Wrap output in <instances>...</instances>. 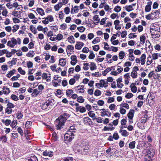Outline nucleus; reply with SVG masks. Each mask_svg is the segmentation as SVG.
Returning <instances> with one entry per match:
<instances>
[{
  "label": "nucleus",
  "instance_id": "864d4df0",
  "mask_svg": "<svg viewBox=\"0 0 161 161\" xmlns=\"http://www.w3.org/2000/svg\"><path fill=\"white\" fill-rule=\"evenodd\" d=\"M100 41V39L98 37H97L94 39L92 41V43L93 44H95L99 42Z\"/></svg>",
  "mask_w": 161,
  "mask_h": 161
},
{
  "label": "nucleus",
  "instance_id": "aec40b11",
  "mask_svg": "<svg viewBox=\"0 0 161 161\" xmlns=\"http://www.w3.org/2000/svg\"><path fill=\"white\" fill-rule=\"evenodd\" d=\"M3 92L6 95L8 94L10 92L9 89L8 88L6 87L5 86L3 87Z\"/></svg>",
  "mask_w": 161,
  "mask_h": 161
},
{
  "label": "nucleus",
  "instance_id": "7c9ffc66",
  "mask_svg": "<svg viewBox=\"0 0 161 161\" xmlns=\"http://www.w3.org/2000/svg\"><path fill=\"white\" fill-rule=\"evenodd\" d=\"M125 55V53L123 51H121L119 53V57L120 59H123Z\"/></svg>",
  "mask_w": 161,
  "mask_h": 161
},
{
  "label": "nucleus",
  "instance_id": "2eb2a0df",
  "mask_svg": "<svg viewBox=\"0 0 161 161\" xmlns=\"http://www.w3.org/2000/svg\"><path fill=\"white\" fill-rule=\"evenodd\" d=\"M59 63L61 66H64L66 64V60L65 58H62L59 60Z\"/></svg>",
  "mask_w": 161,
  "mask_h": 161
},
{
  "label": "nucleus",
  "instance_id": "72a5a7b5",
  "mask_svg": "<svg viewBox=\"0 0 161 161\" xmlns=\"http://www.w3.org/2000/svg\"><path fill=\"white\" fill-rule=\"evenodd\" d=\"M72 93H73V91L72 90L69 89L66 90V95L68 97H70Z\"/></svg>",
  "mask_w": 161,
  "mask_h": 161
},
{
  "label": "nucleus",
  "instance_id": "c756f323",
  "mask_svg": "<svg viewBox=\"0 0 161 161\" xmlns=\"http://www.w3.org/2000/svg\"><path fill=\"white\" fill-rule=\"evenodd\" d=\"M30 30L34 34H36L37 32V31L36 28L33 25H31L30 26Z\"/></svg>",
  "mask_w": 161,
  "mask_h": 161
},
{
  "label": "nucleus",
  "instance_id": "20e7f679",
  "mask_svg": "<svg viewBox=\"0 0 161 161\" xmlns=\"http://www.w3.org/2000/svg\"><path fill=\"white\" fill-rule=\"evenodd\" d=\"M90 146L87 141H83L82 145V153L85 152V154H87L89 152Z\"/></svg>",
  "mask_w": 161,
  "mask_h": 161
},
{
  "label": "nucleus",
  "instance_id": "9d476101",
  "mask_svg": "<svg viewBox=\"0 0 161 161\" xmlns=\"http://www.w3.org/2000/svg\"><path fill=\"white\" fill-rule=\"evenodd\" d=\"M84 44L81 42H77L75 45V49L78 50L80 49L83 46Z\"/></svg>",
  "mask_w": 161,
  "mask_h": 161
},
{
  "label": "nucleus",
  "instance_id": "2f4dec72",
  "mask_svg": "<svg viewBox=\"0 0 161 161\" xmlns=\"http://www.w3.org/2000/svg\"><path fill=\"white\" fill-rule=\"evenodd\" d=\"M47 19L48 21L50 22L53 21V16L51 15H48L47 17L43 18V19Z\"/></svg>",
  "mask_w": 161,
  "mask_h": 161
},
{
  "label": "nucleus",
  "instance_id": "680f3d73",
  "mask_svg": "<svg viewBox=\"0 0 161 161\" xmlns=\"http://www.w3.org/2000/svg\"><path fill=\"white\" fill-rule=\"evenodd\" d=\"M97 103L100 106H102L104 104V102L103 100H99L97 101Z\"/></svg>",
  "mask_w": 161,
  "mask_h": 161
},
{
  "label": "nucleus",
  "instance_id": "4be33fe9",
  "mask_svg": "<svg viewBox=\"0 0 161 161\" xmlns=\"http://www.w3.org/2000/svg\"><path fill=\"white\" fill-rule=\"evenodd\" d=\"M76 129L75 128L74 126H71L70 127L69 129L67 132H73L74 133L75 132Z\"/></svg>",
  "mask_w": 161,
  "mask_h": 161
},
{
  "label": "nucleus",
  "instance_id": "3c124183",
  "mask_svg": "<svg viewBox=\"0 0 161 161\" xmlns=\"http://www.w3.org/2000/svg\"><path fill=\"white\" fill-rule=\"evenodd\" d=\"M145 40L146 37L145 36L143 35L140 36V41L141 42H142L143 43H145Z\"/></svg>",
  "mask_w": 161,
  "mask_h": 161
},
{
  "label": "nucleus",
  "instance_id": "0eeeda50",
  "mask_svg": "<svg viewBox=\"0 0 161 161\" xmlns=\"http://www.w3.org/2000/svg\"><path fill=\"white\" fill-rule=\"evenodd\" d=\"M155 154L154 150L150 148L147 152V154L145 156L146 157H149L152 158Z\"/></svg>",
  "mask_w": 161,
  "mask_h": 161
},
{
  "label": "nucleus",
  "instance_id": "bf43d9fd",
  "mask_svg": "<svg viewBox=\"0 0 161 161\" xmlns=\"http://www.w3.org/2000/svg\"><path fill=\"white\" fill-rule=\"evenodd\" d=\"M121 7L119 6H116L114 8V10L117 12H119L121 10Z\"/></svg>",
  "mask_w": 161,
  "mask_h": 161
},
{
  "label": "nucleus",
  "instance_id": "de8ad7c7",
  "mask_svg": "<svg viewBox=\"0 0 161 161\" xmlns=\"http://www.w3.org/2000/svg\"><path fill=\"white\" fill-rule=\"evenodd\" d=\"M101 91H100L99 90H97V89L95 90V91L94 92V94L96 96H100L101 95Z\"/></svg>",
  "mask_w": 161,
  "mask_h": 161
},
{
  "label": "nucleus",
  "instance_id": "c03bdc74",
  "mask_svg": "<svg viewBox=\"0 0 161 161\" xmlns=\"http://www.w3.org/2000/svg\"><path fill=\"white\" fill-rule=\"evenodd\" d=\"M19 26L18 25H14L13 27V29L12 30V31L14 33L15 32L19 29Z\"/></svg>",
  "mask_w": 161,
  "mask_h": 161
},
{
  "label": "nucleus",
  "instance_id": "9b49d317",
  "mask_svg": "<svg viewBox=\"0 0 161 161\" xmlns=\"http://www.w3.org/2000/svg\"><path fill=\"white\" fill-rule=\"evenodd\" d=\"M100 82L101 83V85L100 87H106L108 86V82L107 81H106L103 80H101L100 81Z\"/></svg>",
  "mask_w": 161,
  "mask_h": 161
},
{
  "label": "nucleus",
  "instance_id": "8fccbe9b",
  "mask_svg": "<svg viewBox=\"0 0 161 161\" xmlns=\"http://www.w3.org/2000/svg\"><path fill=\"white\" fill-rule=\"evenodd\" d=\"M17 118L18 119H21L23 117V114L20 112H18L16 114Z\"/></svg>",
  "mask_w": 161,
  "mask_h": 161
},
{
  "label": "nucleus",
  "instance_id": "b1692460",
  "mask_svg": "<svg viewBox=\"0 0 161 161\" xmlns=\"http://www.w3.org/2000/svg\"><path fill=\"white\" fill-rule=\"evenodd\" d=\"M69 42L71 43H75V39L73 36H71L68 38Z\"/></svg>",
  "mask_w": 161,
  "mask_h": 161
},
{
  "label": "nucleus",
  "instance_id": "f8f14e48",
  "mask_svg": "<svg viewBox=\"0 0 161 161\" xmlns=\"http://www.w3.org/2000/svg\"><path fill=\"white\" fill-rule=\"evenodd\" d=\"M119 132L123 136L126 137L129 135V133L125 130L120 129Z\"/></svg>",
  "mask_w": 161,
  "mask_h": 161
},
{
  "label": "nucleus",
  "instance_id": "6ab92c4d",
  "mask_svg": "<svg viewBox=\"0 0 161 161\" xmlns=\"http://www.w3.org/2000/svg\"><path fill=\"white\" fill-rule=\"evenodd\" d=\"M36 11L38 13L41 15H43L44 14V12L43 9L40 8H37Z\"/></svg>",
  "mask_w": 161,
  "mask_h": 161
},
{
  "label": "nucleus",
  "instance_id": "412c9836",
  "mask_svg": "<svg viewBox=\"0 0 161 161\" xmlns=\"http://www.w3.org/2000/svg\"><path fill=\"white\" fill-rule=\"evenodd\" d=\"M90 66V69L91 70H93L97 69V66L96 64L93 62H91Z\"/></svg>",
  "mask_w": 161,
  "mask_h": 161
},
{
  "label": "nucleus",
  "instance_id": "58836bf2",
  "mask_svg": "<svg viewBox=\"0 0 161 161\" xmlns=\"http://www.w3.org/2000/svg\"><path fill=\"white\" fill-rule=\"evenodd\" d=\"M77 101L80 103H83L84 102V99H83L82 96H79L77 97Z\"/></svg>",
  "mask_w": 161,
  "mask_h": 161
},
{
  "label": "nucleus",
  "instance_id": "a19ab883",
  "mask_svg": "<svg viewBox=\"0 0 161 161\" xmlns=\"http://www.w3.org/2000/svg\"><path fill=\"white\" fill-rule=\"evenodd\" d=\"M96 119L97 122V123H101L103 122V118L100 117H98L97 118L95 117L93 119V120H94Z\"/></svg>",
  "mask_w": 161,
  "mask_h": 161
},
{
  "label": "nucleus",
  "instance_id": "f03ea898",
  "mask_svg": "<svg viewBox=\"0 0 161 161\" xmlns=\"http://www.w3.org/2000/svg\"><path fill=\"white\" fill-rule=\"evenodd\" d=\"M82 145L83 141H76L75 142L72 147L74 151L76 153H82L81 151Z\"/></svg>",
  "mask_w": 161,
  "mask_h": 161
},
{
  "label": "nucleus",
  "instance_id": "37998d69",
  "mask_svg": "<svg viewBox=\"0 0 161 161\" xmlns=\"http://www.w3.org/2000/svg\"><path fill=\"white\" fill-rule=\"evenodd\" d=\"M77 29L80 32H84L86 30L85 28L83 26L78 27Z\"/></svg>",
  "mask_w": 161,
  "mask_h": 161
},
{
  "label": "nucleus",
  "instance_id": "ddd939ff",
  "mask_svg": "<svg viewBox=\"0 0 161 161\" xmlns=\"http://www.w3.org/2000/svg\"><path fill=\"white\" fill-rule=\"evenodd\" d=\"M134 113V110H130L129 112L127 114L128 118L129 119H132L133 117Z\"/></svg>",
  "mask_w": 161,
  "mask_h": 161
},
{
  "label": "nucleus",
  "instance_id": "09e8293b",
  "mask_svg": "<svg viewBox=\"0 0 161 161\" xmlns=\"http://www.w3.org/2000/svg\"><path fill=\"white\" fill-rule=\"evenodd\" d=\"M7 107L11 109L14 108V105L13 103H10L9 102H8V103L7 104Z\"/></svg>",
  "mask_w": 161,
  "mask_h": 161
},
{
  "label": "nucleus",
  "instance_id": "13d9d810",
  "mask_svg": "<svg viewBox=\"0 0 161 161\" xmlns=\"http://www.w3.org/2000/svg\"><path fill=\"white\" fill-rule=\"evenodd\" d=\"M113 137L115 140H117L119 138V136L117 132H115L113 135Z\"/></svg>",
  "mask_w": 161,
  "mask_h": 161
},
{
  "label": "nucleus",
  "instance_id": "a18cd8bd",
  "mask_svg": "<svg viewBox=\"0 0 161 161\" xmlns=\"http://www.w3.org/2000/svg\"><path fill=\"white\" fill-rule=\"evenodd\" d=\"M11 97L12 99L14 101H16L19 100L18 97L14 94H12Z\"/></svg>",
  "mask_w": 161,
  "mask_h": 161
},
{
  "label": "nucleus",
  "instance_id": "f704fd0d",
  "mask_svg": "<svg viewBox=\"0 0 161 161\" xmlns=\"http://www.w3.org/2000/svg\"><path fill=\"white\" fill-rule=\"evenodd\" d=\"M2 122L3 123H4L6 125L8 126L11 123V121L10 119H6L5 120H3Z\"/></svg>",
  "mask_w": 161,
  "mask_h": 161
},
{
  "label": "nucleus",
  "instance_id": "dca6fc26",
  "mask_svg": "<svg viewBox=\"0 0 161 161\" xmlns=\"http://www.w3.org/2000/svg\"><path fill=\"white\" fill-rule=\"evenodd\" d=\"M39 93L40 92L37 89H35L33 91V92L32 93L31 95L32 97H36L38 95Z\"/></svg>",
  "mask_w": 161,
  "mask_h": 161
},
{
  "label": "nucleus",
  "instance_id": "393cba45",
  "mask_svg": "<svg viewBox=\"0 0 161 161\" xmlns=\"http://www.w3.org/2000/svg\"><path fill=\"white\" fill-rule=\"evenodd\" d=\"M136 142L135 141H132L130 142L129 144V147L130 149H134L135 147V144Z\"/></svg>",
  "mask_w": 161,
  "mask_h": 161
},
{
  "label": "nucleus",
  "instance_id": "bb28decb",
  "mask_svg": "<svg viewBox=\"0 0 161 161\" xmlns=\"http://www.w3.org/2000/svg\"><path fill=\"white\" fill-rule=\"evenodd\" d=\"M131 76L133 78H136L137 77V72L136 71L133 70L131 73Z\"/></svg>",
  "mask_w": 161,
  "mask_h": 161
},
{
  "label": "nucleus",
  "instance_id": "ea45409f",
  "mask_svg": "<svg viewBox=\"0 0 161 161\" xmlns=\"http://www.w3.org/2000/svg\"><path fill=\"white\" fill-rule=\"evenodd\" d=\"M17 124V121L16 119L13 120L10 126L13 128H14L16 125Z\"/></svg>",
  "mask_w": 161,
  "mask_h": 161
},
{
  "label": "nucleus",
  "instance_id": "774afa93",
  "mask_svg": "<svg viewBox=\"0 0 161 161\" xmlns=\"http://www.w3.org/2000/svg\"><path fill=\"white\" fill-rule=\"evenodd\" d=\"M158 54L157 53H154L152 55L153 59L155 60L157 59L158 58Z\"/></svg>",
  "mask_w": 161,
  "mask_h": 161
},
{
  "label": "nucleus",
  "instance_id": "4d7b16f0",
  "mask_svg": "<svg viewBox=\"0 0 161 161\" xmlns=\"http://www.w3.org/2000/svg\"><path fill=\"white\" fill-rule=\"evenodd\" d=\"M151 6H150V5H146L145 8V11L146 12H149L151 9Z\"/></svg>",
  "mask_w": 161,
  "mask_h": 161
},
{
  "label": "nucleus",
  "instance_id": "6e6d98bb",
  "mask_svg": "<svg viewBox=\"0 0 161 161\" xmlns=\"http://www.w3.org/2000/svg\"><path fill=\"white\" fill-rule=\"evenodd\" d=\"M35 54V53L33 51H32V52H29L27 53L26 55L27 57H31L32 58L34 57V55Z\"/></svg>",
  "mask_w": 161,
  "mask_h": 161
},
{
  "label": "nucleus",
  "instance_id": "473e14b6",
  "mask_svg": "<svg viewBox=\"0 0 161 161\" xmlns=\"http://www.w3.org/2000/svg\"><path fill=\"white\" fill-rule=\"evenodd\" d=\"M90 54L88 56V58L90 59H93L95 57V54L93 53L92 51H90Z\"/></svg>",
  "mask_w": 161,
  "mask_h": 161
},
{
  "label": "nucleus",
  "instance_id": "1a4fd4ad",
  "mask_svg": "<svg viewBox=\"0 0 161 161\" xmlns=\"http://www.w3.org/2000/svg\"><path fill=\"white\" fill-rule=\"evenodd\" d=\"M83 123L86 124L90 125L92 124V122L91 119L88 117H86L83 119Z\"/></svg>",
  "mask_w": 161,
  "mask_h": 161
},
{
  "label": "nucleus",
  "instance_id": "39448f33",
  "mask_svg": "<svg viewBox=\"0 0 161 161\" xmlns=\"http://www.w3.org/2000/svg\"><path fill=\"white\" fill-rule=\"evenodd\" d=\"M17 44V40L14 37H13L11 39V41H8V42L7 45L11 47H14Z\"/></svg>",
  "mask_w": 161,
  "mask_h": 161
},
{
  "label": "nucleus",
  "instance_id": "69168bd1",
  "mask_svg": "<svg viewBox=\"0 0 161 161\" xmlns=\"http://www.w3.org/2000/svg\"><path fill=\"white\" fill-rule=\"evenodd\" d=\"M33 63L29 61L27 63V66L28 68H32L33 66Z\"/></svg>",
  "mask_w": 161,
  "mask_h": 161
},
{
  "label": "nucleus",
  "instance_id": "cd10ccee",
  "mask_svg": "<svg viewBox=\"0 0 161 161\" xmlns=\"http://www.w3.org/2000/svg\"><path fill=\"white\" fill-rule=\"evenodd\" d=\"M52 139L54 141H56L58 140V137L57 136V134L55 132H53L52 134Z\"/></svg>",
  "mask_w": 161,
  "mask_h": 161
},
{
  "label": "nucleus",
  "instance_id": "5fc2aeb1",
  "mask_svg": "<svg viewBox=\"0 0 161 161\" xmlns=\"http://www.w3.org/2000/svg\"><path fill=\"white\" fill-rule=\"evenodd\" d=\"M93 19H94L95 21H97L98 22H97V23L99 22L100 20V19H99L98 16L97 15H94L93 17Z\"/></svg>",
  "mask_w": 161,
  "mask_h": 161
},
{
  "label": "nucleus",
  "instance_id": "338daca9",
  "mask_svg": "<svg viewBox=\"0 0 161 161\" xmlns=\"http://www.w3.org/2000/svg\"><path fill=\"white\" fill-rule=\"evenodd\" d=\"M75 82V79L73 78L71 79L69 81V84L70 85H73Z\"/></svg>",
  "mask_w": 161,
  "mask_h": 161
},
{
  "label": "nucleus",
  "instance_id": "c85d7f7f",
  "mask_svg": "<svg viewBox=\"0 0 161 161\" xmlns=\"http://www.w3.org/2000/svg\"><path fill=\"white\" fill-rule=\"evenodd\" d=\"M15 9L13 11L12 14L15 17H18L19 15V14H20L21 12L20 11L18 12L15 11Z\"/></svg>",
  "mask_w": 161,
  "mask_h": 161
},
{
  "label": "nucleus",
  "instance_id": "052dcab7",
  "mask_svg": "<svg viewBox=\"0 0 161 161\" xmlns=\"http://www.w3.org/2000/svg\"><path fill=\"white\" fill-rule=\"evenodd\" d=\"M12 109L11 108H8V107H7L5 109V113H7L8 114H10L12 112Z\"/></svg>",
  "mask_w": 161,
  "mask_h": 161
},
{
  "label": "nucleus",
  "instance_id": "e433bc0d",
  "mask_svg": "<svg viewBox=\"0 0 161 161\" xmlns=\"http://www.w3.org/2000/svg\"><path fill=\"white\" fill-rule=\"evenodd\" d=\"M111 70V69L109 68H108L106 69L103 73V76H105L106 74L109 71H110Z\"/></svg>",
  "mask_w": 161,
  "mask_h": 161
},
{
  "label": "nucleus",
  "instance_id": "4468645a",
  "mask_svg": "<svg viewBox=\"0 0 161 161\" xmlns=\"http://www.w3.org/2000/svg\"><path fill=\"white\" fill-rule=\"evenodd\" d=\"M146 58V55L145 54H142L140 58L141 64L142 65H143L145 63V59Z\"/></svg>",
  "mask_w": 161,
  "mask_h": 161
},
{
  "label": "nucleus",
  "instance_id": "f257e3e1",
  "mask_svg": "<svg viewBox=\"0 0 161 161\" xmlns=\"http://www.w3.org/2000/svg\"><path fill=\"white\" fill-rule=\"evenodd\" d=\"M69 117L68 114L64 113L56 120L55 123L57 130L60 129L64 125V123Z\"/></svg>",
  "mask_w": 161,
  "mask_h": 161
},
{
  "label": "nucleus",
  "instance_id": "79ce46f5",
  "mask_svg": "<svg viewBox=\"0 0 161 161\" xmlns=\"http://www.w3.org/2000/svg\"><path fill=\"white\" fill-rule=\"evenodd\" d=\"M160 32L158 31L157 33H155V34L152 36L154 38H158L160 36Z\"/></svg>",
  "mask_w": 161,
  "mask_h": 161
},
{
  "label": "nucleus",
  "instance_id": "423d86ee",
  "mask_svg": "<svg viewBox=\"0 0 161 161\" xmlns=\"http://www.w3.org/2000/svg\"><path fill=\"white\" fill-rule=\"evenodd\" d=\"M84 85H79L75 87L74 89L75 91L77 92L80 93H84L85 90L84 89Z\"/></svg>",
  "mask_w": 161,
  "mask_h": 161
},
{
  "label": "nucleus",
  "instance_id": "49530a36",
  "mask_svg": "<svg viewBox=\"0 0 161 161\" xmlns=\"http://www.w3.org/2000/svg\"><path fill=\"white\" fill-rule=\"evenodd\" d=\"M18 72L21 75H24L25 74V71L22 70L21 67H19L18 69Z\"/></svg>",
  "mask_w": 161,
  "mask_h": 161
},
{
  "label": "nucleus",
  "instance_id": "f3484780",
  "mask_svg": "<svg viewBox=\"0 0 161 161\" xmlns=\"http://www.w3.org/2000/svg\"><path fill=\"white\" fill-rule=\"evenodd\" d=\"M41 108L43 110H49L50 108V107H48V105H47V103H43L41 106Z\"/></svg>",
  "mask_w": 161,
  "mask_h": 161
},
{
  "label": "nucleus",
  "instance_id": "a211bd4d",
  "mask_svg": "<svg viewBox=\"0 0 161 161\" xmlns=\"http://www.w3.org/2000/svg\"><path fill=\"white\" fill-rule=\"evenodd\" d=\"M16 72L15 69H13L12 70L8 72V74L7 75V77L10 78L13 75L15 72Z\"/></svg>",
  "mask_w": 161,
  "mask_h": 161
},
{
  "label": "nucleus",
  "instance_id": "e2e57ef3",
  "mask_svg": "<svg viewBox=\"0 0 161 161\" xmlns=\"http://www.w3.org/2000/svg\"><path fill=\"white\" fill-rule=\"evenodd\" d=\"M133 96V95L132 93H128L125 95V97L127 98H130L132 97Z\"/></svg>",
  "mask_w": 161,
  "mask_h": 161
},
{
  "label": "nucleus",
  "instance_id": "4c0bfd02",
  "mask_svg": "<svg viewBox=\"0 0 161 161\" xmlns=\"http://www.w3.org/2000/svg\"><path fill=\"white\" fill-rule=\"evenodd\" d=\"M28 161H38L37 158L35 156H33L28 159Z\"/></svg>",
  "mask_w": 161,
  "mask_h": 161
},
{
  "label": "nucleus",
  "instance_id": "a878e982",
  "mask_svg": "<svg viewBox=\"0 0 161 161\" xmlns=\"http://www.w3.org/2000/svg\"><path fill=\"white\" fill-rule=\"evenodd\" d=\"M42 77L43 79H46L47 81H50V79L48 78L47 74L46 73H43L42 75Z\"/></svg>",
  "mask_w": 161,
  "mask_h": 161
},
{
  "label": "nucleus",
  "instance_id": "603ef678",
  "mask_svg": "<svg viewBox=\"0 0 161 161\" xmlns=\"http://www.w3.org/2000/svg\"><path fill=\"white\" fill-rule=\"evenodd\" d=\"M73 158L72 157H67L64 158L61 161H73Z\"/></svg>",
  "mask_w": 161,
  "mask_h": 161
},
{
  "label": "nucleus",
  "instance_id": "c9c22d12",
  "mask_svg": "<svg viewBox=\"0 0 161 161\" xmlns=\"http://www.w3.org/2000/svg\"><path fill=\"white\" fill-rule=\"evenodd\" d=\"M88 114L90 117L92 118L93 119L96 117L95 114L92 111H89L88 113Z\"/></svg>",
  "mask_w": 161,
  "mask_h": 161
},
{
  "label": "nucleus",
  "instance_id": "5701e85b",
  "mask_svg": "<svg viewBox=\"0 0 161 161\" xmlns=\"http://www.w3.org/2000/svg\"><path fill=\"white\" fill-rule=\"evenodd\" d=\"M125 9L128 12H130L133 10V7L132 5H129V6H126L125 7Z\"/></svg>",
  "mask_w": 161,
  "mask_h": 161
},
{
  "label": "nucleus",
  "instance_id": "7ed1b4c3",
  "mask_svg": "<svg viewBox=\"0 0 161 161\" xmlns=\"http://www.w3.org/2000/svg\"><path fill=\"white\" fill-rule=\"evenodd\" d=\"M75 135L73 132H67L64 136V141L66 142H70L74 138Z\"/></svg>",
  "mask_w": 161,
  "mask_h": 161
},
{
  "label": "nucleus",
  "instance_id": "0e129e2a",
  "mask_svg": "<svg viewBox=\"0 0 161 161\" xmlns=\"http://www.w3.org/2000/svg\"><path fill=\"white\" fill-rule=\"evenodd\" d=\"M63 35L61 34H59L57 35V36L56 38V39L58 40L59 41H60L63 38Z\"/></svg>",
  "mask_w": 161,
  "mask_h": 161
},
{
  "label": "nucleus",
  "instance_id": "6e6552de",
  "mask_svg": "<svg viewBox=\"0 0 161 161\" xmlns=\"http://www.w3.org/2000/svg\"><path fill=\"white\" fill-rule=\"evenodd\" d=\"M42 154L44 156L52 157L53 155V153L52 151L46 150L43 152Z\"/></svg>",
  "mask_w": 161,
  "mask_h": 161
}]
</instances>
